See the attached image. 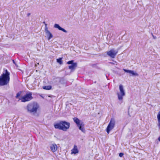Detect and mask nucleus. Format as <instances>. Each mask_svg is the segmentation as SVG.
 Returning <instances> with one entry per match:
<instances>
[{"label": "nucleus", "mask_w": 160, "mask_h": 160, "mask_svg": "<svg viewBox=\"0 0 160 160\" xmlns=\"http://www.w3.org/2000/svg\"><path fill=\"white\" fill-rule=\"evenodd\" d=\"M5 73H3L0 76V86H4L7 84L10 80V73L6 70Z\"/></svg>", "instance_id": "7ed1b4c3"}, {"label": "nucleus", "mask_w": 160, "mask_h": 160, "mask_svg": "<svg viewBox=\"0 0 160 160\" xmlns=\"http://www.w3.org/2000/svg\"><path fill=\"white\" fill-rule=\"evenodd\" d=\"M71 153L72 154H76L78 153V151L77 149V146H74L73 148L71 150Z\"/></svg>", "instance_id": "ddd939ff"}, {"label": "nucleus", "mask_w": 160, "mask_h": 160, "mask_svg": "<svg viewBox=\"0 0 160 160\" xmlns=\"http://www.w3.org/2000/svg\"><path fill=\"white\" fill-rule=\"evenodd\" d=\"M39 108V105L36 102H33L28 104L26 108L27 112L30 113L34 114L37 113Z\"/></svg>", "instance_id": "f03ea898"}, {"label": "nucleus", "mask_w": 160, "mask_h": 160, "mask_svg": "<svg viewBox=\"0 0 160 160\" xmlns=\"http://www.w3.org/2000/svg\"><path fill=\"white\" fill-rule=\"evenodd\" d=\"M120 92L118 93L117 95L119 100H122L123 97L125 95V93L122 85H120L119 86Z\"/></svg>", "instance_id": "0eeeda50"}, {"label": "nucleus", "mask_w": 160, "mask_h": 160, "mask_svg": "<svg viewBox=\"0 0 160 160\" xmlns=\"http://www.w3.org/2000/svg\"><path fill=\"white\" fill-rule=\"evenodd\" d=\"M118 51L117 49L112 48L107 52V54L112 58H114L117 54Z\"/></svg>", "instance_id": "6e6552de"}, {"label": "nucleus", "mask_w": 160, "mask_h": 160, "mask_svg": "<svg viewBox=\"0 0 160 160\" xmlns=\"http://www.w3.org/2000/svg\"><path fill=\"white\" fill-rule=\"evenodd\" d=\"M52 88L51 86L50 85L45 86L43 87V88L44 89L49 90H50Z\"/></svg>", "instance_id": "2eb2a0df"}, {"label": "nucleus", "mask_w": 160, "mask_h": 160, "mask_svg": "<svg viewBox=\"0 0 160 160\" xmlns=\"http://www.w3.org/2000/svg\"><path fill=\"white\" fill-rule=\"evenodd\" d=\"M158 140L159 141H160V136L158 137Z\"/></svg>", "instance_id": "5701e85b"}, {"label": "nucleus", "mask_w": 160, "mask_h": 160, "mask_svg": "<svg viewBox=\"0 0 160 160\" xmlns=\"http://www.w3.org/2000/svg\"><path fill=\"white\" fill-rule=\"evenodd\" d=\"M129 73L130 74H131L133 76H138V74L136 72H134L132 70H130Z\"/></svg>", "instance_id": "4468645a"}, {"label": "nucleus", "mask_w": 160, "mask_h": 160, "mask_svg": "<svg viewBox=\"0 0 160 160\" xmlns=\"http://www.w3.org/2000/svg\"><path fill=\"white\" fill-rule=\"evenodd\" d=\"M77 67V63H74L70 65L69 66L68 68L71 70H74Z\"/></svg>", "instance_id": "f8f14e48"}, {"label": "nucleus", "mask_w": 160, "mask_h": 160, "mask_svg": "<svg viewBox=\"0 0 160 160\" xmlns=\"http://www.w3.org/2000/svg\"><path fill=\"white\" fill-rule=\"evenodd\" d=\"M123 155V154L122 153H120L119 154V156L120 157H122Z\"/></svg>", "instance_id": "aec40b11"}, {"label": "nucleus", "mask_w": 160, "mask_h": 160, "mask_svg": "<svg viewBox=\"0 0 160 160\" xmlns=\"http://www.w3.org/2000/svg\"><path fill=\"white\" fill-rule=\"evenodd\" d=\"M73 120L77 124L79 129L82 132L85 133V124L84 122L82 121L79 120L77 118H74Z\"/></svg>", "instance_id": "20e7f679"}, {"label": "nucleus", "mask_w": 160, "mask_h": 160, "mask_svg": "<svg viewBox=\"0 0 160 160\" xmlns=\"http://www.w3.org/2000/svg\"><path fill=\"white\" fill-rule=\"evenodd\" d=\"M115 120L113 118H112L107 128L106 131L108 133H109L110 131L112 130L115 127Z\"/></svg>", "instance_id": "423d86ee"}, {"label": "nucleus", "mask_w": 160, "mask_h": 160, "mask_svg": "<svg viewBox=\"0 0 160 160\" xmlns=\"http://www.w3.org/2000/svg\"><path fill=\"white\" fill-rule=\"evenodd\" d=\"M21 94V92H19L18 93H17L16 96V98H18L20 96Z\"/></svg>", "instance_id": "f3484780"}, {"label": "nucleus", "mask_w": 160, "mask_h": 160, "mask_svg": "<svg viewBox=\"0 0 160 160\" xmlns=\"http://www.w3.org/2000/svg\"><path fill=\"white\" fill-rule=\"evenodd\" d=\"M13 62L14 63H15V62H14V60H13Z\"/></svg>", "instance_id": "393cba45"}, {"label": "nucleus", "mask_w": 160, "mask_h": 160, "mask_svg": "<svg viewBox=\"0 0 160 160\" xmlns=\"http://www.w3.org/2000/svg\"><path fill=\"white\" fill-rule=\"evenodd\" d=\"M31 14L30 13H28V14H27V16H28V17H29L30 15Z\"/></svg>", "instance_id": "4be33fe9"}, {"label": "nucleus", "mask_w": 160, "mask_h": 160, "mask_svg": "<svg viewBox=\"0 0 160 160\" xmlns=\"http://www.w3.org/2000/svg\"><path fill=\"white\" fill-rule=\"evenodd\" d=\"M73 62V60L69 61L67 62V64H71H71H73L74 63Z\"/></svg>", "instance_id": "a211bd4d"}, {"label": "nucleus", "mask_w": 160, "mask_h": 160, "mask_svg": "<svg viewBox=\"0 0 160 160\" xmlns=\"http://www.w3.org/2000/svg\"><path fill=\"white\" fill-rule=\"evenodd\" d=\"M54 27L55 28H58L59 30L62 31L63 32H65V33L67 32V31L64 28L60 27L58 24H55L54 25Z\"/></svg>", "instance_id": "9b49d317"}, {"label": "nucleus", "mask_w": 160, "mask_h": 160, "mask_svg": "<svg viewBox=\"0 0 160 160\" xmlns=\"http://www.w3.org/2000/svg\"><path fill=\"white\" fill-rule=\"evenodd\" d=\"M123 70L125 72L128 73H129V72H130V70H127V69H123Z\"/></svg>", "instance_id": "6ab92c4d"}, {"label": "nucleus", "mask_w": 160, "mask_h": 160, "mask_svg": "<svg viewBox=\"0 0 160 160\" xmlns=\"http://www.w3.org/2000/svg\"><path fill=\"white\" fill-rule=\"evenodd\" d=\"M57 61L58 62L61 64L62 63V58H59L57 59Z\"/></svg>", "instance_id": "dca6fc26"}, {"label": "nucleus", "mask_w": 160, "mask_h": 160, "mask_svg": "<svg viewBox=\"0 0 160 160\" xmlns=\"http://www.w3.org/2000/svg\"><path fill=\"white\" fill-rule=\"evenodd\" d=\"M32 99V93L31 92H28L26 93L25 95L22 97L20 100H21V102H25L30 101Z\"/></svg>", "instance_id": "39448f33"}, {"label": "nucleus", "mask_w": 160, "mask_h": 160, "mask_svg": "<svg viewBox=\"0 0 160 160\" xmlns=\"http://www.w3.org/2000/svg\"><path fill=\"white\" fill-rule=\"evenodd\" d=\"M45 31L46 34L48 38V40H50L53 37V35L48 30V28L47 26V24H45Z\"/></svg>", "instance_id": "1a4fd4ad"}, {"label": "nucleus", "mask_w": 160, "mask_h": 160, "mask_svg": "<svg viewBox=\"0 0 160 160\" xmlns=\"http://www.w3.org/2000/svg\"><path fill=\"white\" fill-rule=\"evenodd\" d=\"M70 123L64 121H61L58 122L54 124L55 128L66 131L70 127Z\"/></svg>", "instance_id": "f257e3e1"}, {"label": "nucleus", "mask_w": 160, "mask_h": 160, "mask_svg": "<svg viewBox=\"0 0 160 160\" xmlns=\"http://www.w3.org/2000/svg\"><path fill=\"white\" fill-rule=\"evenodd\" d=\"M51 150L53 152H55L57 149V146L55 144H53L51 145L50 147Z\"/></svg>", "instance_id": "9d476101"}, {"label": "nucleus", "mask_w": 160, "mask_h": 160, "mask_svg": "<svg viewBox=\"0 0 160 160\" xmlns=\"http://www.w3.org/2000/svg\"><path fill=\"white\" fill-rule=\"evenodd\" d=\"M152 37H153V38H154V39H156V36H154L153 34H152Z\"/></svg>", "instance_id": "412c9836"}, {"label": "nucleus", "mask_w": 160, "mask_h": 160, "mask_svg": "<svg viewBox=\"0 0 160 160\" xmlns=\"http://www.w3.org/2000/svg\"><path fill=\"white\" fill-rule=\"evenodd\" d=\"M110 63L112 64H114V63H113L112 62H110Z\"/></svg>", "instance_id": "b1692460"}]
</instances>
